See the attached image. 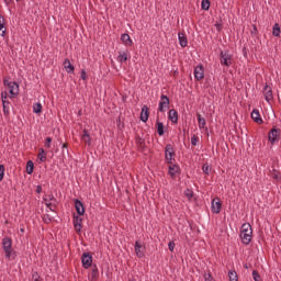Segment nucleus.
I'll use <instances>...</instances> for the list:
<instances>
[{
	"label": "nucleus",
	"mask_w": 281,
	"mask_h": 281,
	"mask_svg": "<svg viewBox=\"0 0 281 281\" xmlns=\"http://www.w3.org/2000/svg\"><path fill=\"white\" fill-rule=\"evenodd\" d=\"M169 120L172 122V124H177L179 122V112H177L175 109L170 110Z\"/></svg>",
	"instance_id": "a211bd4d"
},
{
	"label": "nucleus",
	"mask_w": 281,
	"mask_h": 281,
	"mask_svg": "<svg viewBox=\"0 0 281 281\" xmlns=\"http://www.w3.org/2000/svg\"><path fill=\"white\" fill-rule=\"evenodd\" d=\"M121 41L127 47H131L133 45V40H131V35H128V33L122 34L121 35Z\"/></svg>",
	"instance_id": "6ab92c4d"
},
{
	"label": "nucleus",
	"mask_w": 281,
	"mask_h": 281,
	"mask_svg": "<svg viewBox=\"0 0 281 281\" xmlns=\"http://www.w3.org/2000/svg\"><path fill=\"white\" fill-rule=\"evenodd\" d=\"M5 19L0 14V36H5Z\"/></svg>",
	"instance_id": "393cba45"
},
{
	"label": "nucleus",
	"mask_w": 281,
	"mask_h": 281,
	"mask_svg": "<svg viewBox=\"0 0 281 281\" xmlns=\"http://www.w3.org/2000/svg\"><path fill=\"white\" fill-rule=\"evenodd\" d=\"M168 247H169V251H175V241H170L168 244Z\"/></svg>",
	"instance_id": "09e8293b"
},
{
	"label": "nucleus",
	"mask_w": 281,
	"mask_h": 281,
	"mask_svg": "<svg viewBox=\"0 0 281 281\" xmlns=\"http://www.w3.org/2000/svg\"><path fill=\"white\" fill-rule=\"evenodd\" d=\"M44 202H45V203H58V201L56 200V198L54 196V194L45 195Z\"/></svg>",
	"instance_id": "7c9ffc66"
},
{
	"label": "nucleus",
	"mask_w": 281,
	"mask_h": 281,
	"mask_svg": "<svg viewBox=\"0 0 281 281\" xmlns=\"http://www.w3.org/2000/svg\"><path fill=\"white\" fill-rule=\"evenodd\" d=\"M75 210L79 216H85V204L82 201L78 199L75 200Z\"/></svg>",
	"instance_id": "f8f14e48"
},
{
	"label": "nucleus",
	"mask_w": 281,
	"mask_h": 281,
	"mask_svg": "<svg viewBox=\"0 0 281 281\" xmlns=\"http://www.w3.org/2000/svg\"><path fill=\"white\" fill-rule=\"evenodd\" d=\"M196 117H198V123H199V128H205V117L201 116L200 113H196Z\"/></svg>",
	"instance_id": "cd10ccee"
},
{
	"label": "nucleus",
	"mask_w": 281,
	"mask_h": 281,
	"mask_svg": "<svg viewBox=\"0 0 281 281\" xmlns=\"http://www.w3.org/2000/svg\"><path fill=\"white\" fill-rule=\"evenodd\" d=\"M215 27H216L217 32H221V30H223V25L218 24V23L215 24Z\"/></svg>",
	"instance_id": "603ef678"
},
{
	"label": "nucleus",
	"mask_w": 281,
	"mask_h": 281,
	"mask_svg": "<svg viewBox=\"0 0 281 281\" xmlns=\"http://www.w3.org/2000/svg\"><path fill=\"white\" fill-rule=\"evenodd\" d=\"M179 44L181 47H188V37L186 36V33H178Z\"/></svg>",
	"instance_id": "aec40b11"
},
{
	"label": "nucleus",
	"mask_w": 281,
	"mask_h": 281,
	"mask_svg": "<svg viewBox=\"0 0 281 281\" xmlns=\"http://www.w3.org/2000/svg\"><path fill=\"white\" fill-rule=\"evenodd\" d=\"M4 176H5V166L0 165V181H3Z\"/></svg>",
	"instance_id": "ea45409f"
},
{
	"label": "nucleus",
	"mask_w": 281,
	"mask_h": 281,
	"mask_svg": "<svg viewBox=\"0 0 281 281\" xmlns=\"http://www.w3.org/2000/svg\"><path fill=\"white\" fill-rule=\"evenodd\" d=\"M194 78L198 82L205 78V69L203 68V65H199L194 68Z\"/></svg>",
	"instance_id": "6e6552de"
},
{
	"label": "nucleus",
	"mask_w": 281,
	"mask_h": 281,
	"mask_svg": "<svg viewBox=\"0 0 281 281\" xmlns=\"http://www.w3.org/2000/svg\"><path fill=\"white\" fill-rule=\"evenodd\" d=\"M43 222L46 223V225H49V223H52V216L49 214H44Z\"/></svg>",
	"instance_id": "a19ab883"
},
{
	"label": "nucleus",
	"mask_w": 281,
	"mask_h": 281,
	"mask_svg": "<svg viewBox=\"0 0 281 281\" xmlns=\"http://www.w3.org/2000/svg\"><path fill=\"white\" fill-rule=\"evenodd\" d=\"M251 34H258V27L256 26V24L252 25Z\"/></svg>",
	"instance_id": "8fccbe9b"
},
{
	"label": "nucleus",
	"mask_w": 281,
	"mask_h": 281,
	"mask_svg": "<svg viewBox=\"0 0 281 281\" xmlns=\"http://www.w3.org/2000/svg\"><path fill=\"white\" fill-rule=\"evenodd\" d=\"M250 115L254 122L257 124H262V117H260V112L258 110H254Z\"/></svg>",
	"instance_id": "5701e85b"
},
{
	"label": "nucleus",
	"mask_w": 281,
	"mask_h": 281,
	"mask_svg": "<svg viewBox=\"0 0 281 281\" xmlns=\"http://www.w3.org/2000/svg\"><path fill=\"white\" fill-rule=\"evenodd\" d=\"M148 117H150V108H148V105H143L140 112V122H148Z\"/></svg>",
	"instance_id": "9d476101"
},
{
	"label": "nucleus",
	"mask_w": 281,
	"mask_h": 281,
	"mask_svg": "<svg viewBox=\"0 0 281 281\" xmlns=\"http://www.w3.org/2000/svg\"><path fill=\"white\" fill-rule=\"evenodd\" d=\"M144 251H146V248L142 247V243H139V240L135 241V254L137 256V258H144Z\"/></svg>",
	"instance_id": "4468645a"
},
{
	"label": "nucleus",
	"mask_w": 281,
	"mask_h": 281,
	"mask_svg": "<svg viewBox=\"0 0 281 281\" xmlns=\"http://www.w3.org/2000/svg\"><path fill=\"white\" fill-rule=\"evenodd\" d=\"M3 82H4V87L9 88L11 85H13L14 81H10V79H4Z\"/></svg>",
	"instance_id": "49530a36"
},
{
	"label": "nucleus",
	"mask_w": 281,
	"mask_h": 281,
	"mask_svg": "<svg viewBox=\"0 0 281 281\" xmlns=\"http://www.w3.org/2000/svg\"><path fill=\"white\" fill-rule=\"evenodd\" d=\"M81 139L82 142H85V144H87L88 146H91V135L89 134V131L87 128L83 130Z\"/></svg>",
	"instance_id": "4be33fe9"
},
{
	"label": "nucleus",
	"mask_w": 281,
	"mask_h": 281,
	"mask_svg": "<svg viewBox=\"0 0 281 281\" xmlns=\"http://www.w3.org/2000/svg\"><path fill=\"white\" fill-rule=\"evenodd\" d=\"M272 179H278V173H272Z\"/></svg>",
	"instance_id": "6e6d98bb"
},
{
	"label": "nucleus",
	"mask_w": 281,
	"mask_h": 281,
	"mask_svg": "<svg viewBox=\"0 0 281 281\" xmlns=\"http://www.w3.org/2000/svg\"><path fill=\"white\" fill-rule=\"evenodd\" d=\"M36 192H37V194H41V192H43V187L37 186V188H36Z\"/></svg>",
	"instance_id": "864d4df0"
},
{
	"label": "nucleus",
	"mask_w": 281,
	"mask_h": 281,
	"mask_svg": "<svg viewBox=\"0 0 281 281\" xmlns=\"http://www.w3.org/2000/svg\"><path fill=\"white\" fill-rule=\"evenodd\" d=\"M240 238L244 245H249L251 239L254 238V229L251 228V224L244 223L240 228Z\"/></svg>",
	"instance_id": "f257e3e1"
},
{
	"label": "nucleus",
	"mask_w": 281,
	"mask_h": 281,
	"mask_svg": "<svg viewBox=\"0 0 281 281\" xmlns=\"http://www.w3.org/2000/svg\"><path fill=\"white\" fill-rule=\"evenodd\" d=\"M202 170H203L204 175H210L212 167H210V165H207V164H204L202 167Z\"/></svg>",
	"instance_id": "58836bf2"
},
{
	"label": "nucleus",
	"mask_w": 281,
	"mask_h": 281,
	"mask_svg": "<svg viewBox=\"0 0 281 281\" xmlns=\"http://www.w3.org/2000/svg\"><path fill=\"white\" fill-rule=\"evenodd\" d=\"M16 1H21V0H16Z\"/></svg>",
	"instance_id": "680f3d73"
},
{
	"label": "nucleus",
	"mask_w": 281,
	"mask_h": 281,
	"mask_svg": "<svg viewBox=\"0 0 281 281\" xmlns=\"http://www.w3.org/2000/svg\"><path fill=\"white\" fill-rule=\"evenodd\" d=\"M68 146H69V144L65 143V144L63 145V148H67Z\"/></svg>",
	"instance_id": "13d9d810"
},
{
	"label": "nucleus",
	"mask_w": 281,
	"mask_h": 281,
	"mask_svg": "<svg viewBox=\"0 0 281 281\" xmlns=\"http://www.w3.org/2000/svg\"><path fill=\"white\" fill-rule=\"evenodd\" d=\"M119 63H126L128 60V52H120L117 56Z\"/></svg>",
	"instance_id": "a878e982"
},
{
	"label": "nucleus",
	"mask_w": 281,
	"mask_h": 281,
	"mask_svg": "<svg viewBox=\"0 0 281 281\" xmlns=\"http://www.w3.org/2000/svg\"><path fill=\"white\" fill-rule=\"evenodd\" d=\"M223 209V203H221V200L214 199L212 201V212L213 214H221V210Z\"/></svg>",
	"instance_id": "1a4fd4ad"
},
{
	"label": "nucleus",
	"mask_w": 281,
	"mask_h": 281,
	"mask_svg": "<svg viewBox=\"0 0 281 281\" xmlns=\"http://www.w3.org/2000/svg\"><path fill=\"white\" fill-rule=\"evenodd\" d=\"M175 155L177 154L175 153V148L172 147V145L167 144L165 147V159L167 164H172V157H175Z\"/></svg>",
	"instance_id": "423d86ee"
},
{
	"label": "nucleus",
	"mask_w": 281,
	"mask_h": 281,
	"mask_svg": "<svg viewBox=\"0 0 281 281\" xmlns=\"http://www.w3.org/2000/svg\"><path fill=\"white\" fill-rule=\"evenodd\" d=\"M4 3H7V5H9V3H12V0H4Z\"/></svg>",
	"instance_id": "4d7b16f0"
},
{
	"label": "nucleus",
	"mask_w": 281,
	"mask_h": 281,
	"mask_svg": "<svg viewBox=\"0 0 281 281\" xmlns=\"http://www.w3.org/2000/svg\"><path fill=\"white\" fill-rule=\"evenodd\" d=\"M202 10H210V0H202Z\"/></svg>",
	"instance_id": "e433bc0d"
},
{
	"label": "nucleus",
	"mask_w": 281,
	"mask_h": 281,
	"mask_svg": "<svg viewBox=\"0 0 281 281\" xmlns=\"http://www.w3.org/2000/svg\"><path fill=\"white\" fill-rule=\"evenodd\" d=\"M263 95L265 100H267L268 102H271V100H273V90L271 89V87H269V85L265 86Z\"/></svg>",
	"instance_id": "2eb2a0df"
},
{
	"label": "nucleus",
	"mask_w": 281,
	"mask_h": 281,
	"mask_svg": "<svg viewBox=\"0 0 281 281\" xmlns=\"http://www.w3.org/2000/svg\"><path fill=\"white\" fill-rule=\"evenodd\" d=\"M45 147L46 148H52V137H46V139H45Z\"/></svg>",
	"instance_id": "a18cd8bd"
},
{
	"label": "nucleus",
	"mask_w": 281,
	"mask_h": 281,
	"mask_svg": "<svg viewBox=\"0 0 281 281\" xmlns=\"http://www.w3.org/2000/svg\"><path fill=\"white\" fill-rule=\"evenodd\" d=\"M179 172H181V168L179 167V165L170 164V166H169L170 177L175 178V177H177V175H179Z\"/></svg>",
	"instance_id": "dca6fc26"
},
{
	"label": "nucleus",
	"mask_w": 281,
	"mask_h": 281,
	"mask_svg": "<svg viewBox=\"0 0 281 281\" xmlns=\"http://www.w3.org/2000/svg\"><path fill=\"white\" fill-rule=\"evenodd\" d=\"M21 232H24V229H23V228H21Z\"/></svg>",
	"instance_id": "052dcab7"
},
{
	"label": "nucleus",
	"mask_w": 281,
	"mask_h": 281,
	"mask_svg": "<svg viewBox=\"0 0 281 281\" xmlns=\"http://www.w3.org/2000/svg\"><path fill=\"white\" fill-rule=\"evenodd\" d=\"M135 142H136V145L139 148L140 153H144V150H146V139H144L139 135H136L135 136Z\"/></svg>",
	"instance_id": "ddd939ff"
},
{
	"label": "nucleus",
	"mask_w": 281,
	"mask_h": 281,
	"mask_svg": "<svg viewBox=\"0 0 281 281\" xmlns=\"http://www.w3.org/2000/svg\"><path fill=\"white\" fill-rule=\"evenodd\" d=\"M33 112H35L37 115L43 113V105L41 103H35L33 105Z\"/></svg>",
	"instance_id": "2f4dec72"
},
{
	"label": "nucleus",
	"mask_w": 281,
	"mask_h": 281,
	"mask_svg": "<svg viewBox=\"0 0 281 281\" xmlns=\"http://www.w3.org/2000/svg\"><path fill=\"white\" fill-rule=\"evenodd\" d=\"M280 24L276 23L272 29V36H280Z\"/></svg>",
	"instance_id": "72a5a7b5"
},
{
	"label": "nucleus",
	"mask_w": 281,
	"mask_h": 281,
	"mask_svg": "<svg viewBox=\"0 0 281 281\" xmlns=\"http://www.w3.org/2000/svg\"><path fill=\"white\" fill-rule=\"evenodd\" d=\"M81 80H87V71L81 70Z\"/></svg>",
	"instance_id": "3c124183"
},
{
	"label": "nucleus",
	"mask_w": 281,
	"mask_h": 281,
	"mask_svg": "<svg viewBox=\"0 0 281 281\" xmlns=\"http://www.w3.org/2000/svg\"><path fill=\"white\" fill-rule=\"evenodd\" d=\"M1 98H2V103L8 102V92H2Z\"/></svg>",
	"instance_id": "de8ad7c7"
},
{
	"label": "nucleus",
	"mask_w": 281,
	"mask_h": 281,
	"mask_svg": "<svg viewBox=\"0 0 281 281\" xmlns=\"http://www.w3.org/2000/svg\"><path fill=\"white\" fill-rule=\"evenodd\" d=\"M156 128L158 135L161 137L164 135V123L159 122V119L156 121Z\"/></svg>",
	"instance_id": "bb28decb"
},
{
	"label": "nucleus",
	"mask_w": 281,
	"mask_h": 281,
	"mask_svg": "<svg viewBox=\"0 0 281 281\" xmlns=\"http://www.w3.org/2000/svg\"><path fill=\"white\" fill-rule=\"evenodd\" d=\"M229 281H238V273L234 270L228 271Z\"/></svg>",
	"instance_id": "473e14b6"
},
{
	"label": "nucleus",
	"mask_w": 281,
	"mask_h": 281,
	"mask_svg": "<svg viewBox=\"0 0 281 281\" xmlns=\"http://www.w3.org/2000/svg\"><path fill=\"white\" fill-rule=\"evenodd\" d=\"M45 204L50 210V212H54L56 210V203L46 202Z\"/></svg>",
	"instance_id": "79ce46f5"
},
{
	"label": "nucleus",
	"mask_w": 281,
	"mask_h": 281,
	"mask_svg": "<svg viewBox=\"0 0 281 281\" xmlns=\"http://www.w3.org/2000/svg\"><path fill=\"white\" fill-rule=\"evenodd\" d=\"M232 60H234V56L229 54V50H221L220 63L223 67H232Z\"/></svg>",
	"instance_id": "f03ea898"
},
{
	"label": "nucleus",
	"mask_w": 281,
	"mask_h": 281,
	"mask_svg": "<svg viewBox=\"0 0 281 281\" xmlns=\"http://www.w3.org/2000/svg\"><path fill=\"white\" fill-rule=\"evenodd\" d=\"M9 93L10 95H12V98H16V95L19 94V83H11L9 87Z\"/></svg>",
	"instance_id": "f3484780"
},
{
	"label": "nucleus",
	"mask_w": 281,
	"mask_h": 281,
	"mask_svg": "<svg viewBox=\"0 0 281 281\" xmlns=\"http://www.w3.org/2000/svg\"><path fill=\"white\" fill-rule=\"evenodd\" d=\"M81 262L83 269H89V267L93 265V256L91 255V252H83L81 256Z\"/></svg>",
	"instance_id": "39448f33"
},
{
	"label": "nucleus",
	"mask_w": 281,
	"mask_h": 281,
	"mask_svg": "<svg viewBox=\"0 0 281 281\" xmlns=\"http://www.w3.org/2000/svg\"><path fill=\"white\" fill-rule=\"evenodd\" d=\"M166 106H170V98H168V95L166 94H161L158 111H160V113H164L166 111Z\"/></svg>",
	"instance_id": "0eeeda50"
},
{
	"label": "nucleus",
	"mask_w": 281,
	"mask_h": 281,
	"mask_svg": "<svg viewBox=\"0 0 281 281\" xmlns=\"http://www.w3.org/2000/svg\"><path fill=\"white\" fill-rule=\"evenodd\" d=\"M64 67L67 74H74V71H76V68L74 67V65H71V61L69 59L64 60Z\"/></svg>",
	"instance_id": "412c9836"
},
{
	"label": "nucleus",
	"mask_w": 281,
	"mask_h": 281,
	"mask_svg": "<svg viewBox=\"0 0 281 281\" xmlns=\"http://www.w3.org/2000/svg\"><path fill=\"white\" fill-rule=\"evenodd\" d=\"M204 278H205V281H210V278H212V274H210V273L205 274Z\"/></svg>",
	"instance_id": "5fc2aeb1"
},
{
	"label": "nucleus",
	"mask_w": 281,
	"mask_h": 281,
	"mask_svg": "<svg viewBox=\"0 0 281 281\" xmlns=\"http://www.w3.org/2000/svg\"><path fill=\"white\" fill-rule=\"evenodd\" d=\"M191 144H192V146H196V144H199V136L193 135L191 137Z\"/></svg>",
	"instance_id": "c03bdc74"
},
{
	"label": "nucleus",
	"mask_w": 281,
	"mask_h": 281,
	"mask_svg": "<svg viewBox=\"0 0 281 281\" xmlns=\"http://www.w3.org/2000/svg\"><path fill=\"white\" fill-rule=\"evenodd\" d=\"M184 195L187 196V199L190 201L192 200V198L194 196V191H192L191 189H187L184 191Z\"/></svg>",
	"instance_id": "c9c22d12"
},
{
	"label": "nucleus",
	"mask_w": 281,
	"mask_h": 281,
	"mask_svg": "<svg viewBox=\"0 0 281 281\" xmlns=\"http://www.w3.org/2000/svg\"><path fill=\"white\" fill-rule=\"evenodd\" d=\"M32 280L33 281H41V274H38V272L34 271L32 273Z\"/></svg>",
	"instance_id": "37998d69"
},
{
	"label": "nucleus",
	"mask_w": 281,
	"mask_h": 281,
	"mask_svg": "<svg viewBox=\"0 0 281 281\" xmlns=\"http://www.w3.org/2000/svg\"><path fill=\"white\" fill-rule=\"evenodd\" d=\"M280 134L281 130L273 126L268 133V142H270L272 145L276 144V142H280Z\"/></svg>",
	"instance_id": "7ed1b4c3"
},
{
	"label": "nucleus",
	"mask_w": 281,
	"mask_h": 281,
	"mask_svg": "<svg viewBox=\"0 0 281 281\" xmlns=\"http://www.w3.org/2000/svg\"><path fill=\"white\" fill-rule=\"evenodd\" d=\"M2 247L5 252V258H8V260H10V258H12V238L4 237L2 239Z\"/></svg>",
	"instance_id": "20e7f679"
},
{
	"label": "nucleus",
	"mask_w": 281,
	"mask_h": 281,
	"mask_svg": "<svg viewBox=\"0 0 281 281\" xmlns=\"http://www.w3.org/2000/svg\"><path fill=\"white\" fill-rule=\"evenodd\" d=\"M90 278H91V281H97L100 278V271L98 270L97 265H93Z\"/></svg>",
	"instance_id": "b1692460"
},
{
	"label": "nucleus",
	"mask_w": 281,
	"mask_h": 281,
	"mask_svg": "<svg viewBox=\"0 0 281 281\" xmlns=\"http://www.w3.org/2000/svg\"><path fill=\"white\" fill-rule=\"evenodd\" d=\"M64 153H66V155H69V150L68 149L64 150Z\"/></svg>",
	"instance_id": "bf43d9fd"
},
{
	"label": "nucleus",
	"mask_w": 281,
	"mask_h": 281,
	"mask_svg": "<svg viewBox=\"0 0 281 281\" xmlns=\"http://www.w3.org/2000/svg\"><path fill=\"white\" fill-rule=\"evenodd\" d=\"M37 157H38L40 161H47V155H45V149L40 148V154Z\"/></svg>",
	"instance_id": "f704fd0d"
},
{
	"label": "nucleus",
	"mask_w": 281,
	"mask_h": 281,
	"mask_svg": "<svg viewBox=\"0 0 281 281\" xmlns=\"http://www.w3.org/2000/svg\"><path fill=\"white\" fill-rule=\"evenodd\" d=\"M252 278L255 281H262V278L260 277V273H258V270L252 271Z\"/></svg>",
	"instance_id": "4c0bfd02"
},
{
	"label": "nucleus",
	"mask_w": 281,
	"mask_h": 281,
	"mask_svg": "<svg viewBox=\"0 0 281 281\" xmlns=\"http://www.w3.org/2000/svg\"><path fill=\"white\" fill-rule=\"evenodd\" d=\"M74 227L77 234H80L82 232V218L78 215H74Z\"/></svg>",
	"instance_id": "9b49d317"
},
{
	"label": "nucleus",
	"mask_w": 281,
	"mask_h": 281,
	"mask_svg": "<svg viewBox=\"0 0 281 281\" xmlns=\"http://www.w3.org/2000/svg\"><path fill=\"white\" fill-rule=\"evenodd\" d=\"M2 106L4 115H10V101H3Z\"/></svg>",
	"instance_id": "c85d7f7f"
},
{
	"label": "nucleus",
	"mask_w": 281,
	"mask_h": 281,
	"mask_svg": "<svg viewBox=\"0 0 281 281\" xmlns=\"http://www.w3.org/2000/svg\"><path fill=\"white\" fill-rule=\"evenodd\" d=\"M26 172L27 175H32L34 172V161L29 160L26 162Z\"/></svg>",
	"instance_id": "c756f323"
}]
</instances>
